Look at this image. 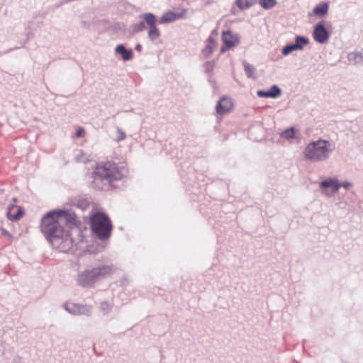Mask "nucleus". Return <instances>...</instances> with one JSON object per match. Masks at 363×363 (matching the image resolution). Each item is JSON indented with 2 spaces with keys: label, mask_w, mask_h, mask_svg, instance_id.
I'll list each match as a JSON object with an SVG mask.
<instances>
[{
  "label": "nucleus",
  "mask_w": 363,
  "mask_h": 363,
  "mask_svg": "<svg viewBox=\"0 0 363 363\" xmlns=\"http://www.w3.org/2000/svg\"><path fill=\"white\" fill-rule=\"evenodd\" d=\"M233 106V104L230 98L223 97L216 106V112L220 115L225 114L232 110Z\"/></svg>",
  "instance_id": "10"
},
{
  "label": "nucleus",
  "mask_w": 363,
  "mask_h": 363,
  "mask_svg": "<svg viewBox=\"0 0 363 363\" xmlns=\"http://www.w3.org/2000/svg\"><path fill=\"white\" fill-rule=\"evenodd\" d=\"M341 187L340 184L338 183V181L337 179H335L334 182H333V184L332 185V189H333V193H331L333 195L336 193L339 189Z\"/></svg>",
  "instance_id": "31"
},
{
  "label": "nucleus",
  "mask_w": 363,
  "mask_h": 363,
  "mask_svg": "<svg viewBox=\"0 0 363 363\" xmlns=\"http://www.w3.org/2000/svg\"><path fill=\"white\" fill-rule=\"evenodd\" d=\"M328 9V6L327 4H319L315 6L313 9V13L315 15H325L326 14Z\"/></svg>",
  "instance_id": "21"
},
{
  "label": "nucleus",
  "mask_w": 363,
  "mask_h": 363,
  "mask_svg": "<svg viewBox=\"0 0 363 363\" xmlns=\"http://www.w3.org/2000/svg\"><path fill=\"white\" fill-rule=\"evenodd\" d=\"M112 304L107 301H104L100 305V310L104 315L108 314L112 310Z\"/></svg>",
  "instance_id": "25"
},
{
  "label": "nucleus",
  "mask_w": 363,
  "mask_h": 363,
  "mask_svg": "<svg viewBox=\"0 0 363 363\" xmlns=\"http://www.w3.org/2000/svg\"><path fill=\"white\" fill-rule=\"evenodd\" d=\"M135 49L138 52H141L142 50V45L140 44H137L135 47Z\"/></svg>",
  "instance_id": "34"
},
{
  "label": "nucleus",
  "mask_w": 363,
  "mask_h": 363,
  "mask_svg": "<svg viewBox=\"0 0 363 363\" xmlns=\"http://www.w3.org/2000/svg\"><path fill=\"white\" fill-rule=\"evenodd\" d=\"M90 222L93 233L100 240H105L110 237L111 223L106 216L101 213H96L91 216Z\"/></svg>",
  "instance_id": "4"
},
{
  "label": "nucleus",
  "mask_w": 363,
  "mask_h": 363,
  "mask_svg": "<svg viewBox=\"0 0 363 363\" xmlns=\"http://www.w3.org/2000/svg\"><path fill=\"white\" fill-rule=\"evenodd\" d=\"M75 160L77 162H86L87 158L86 157L85 154L82 151L79 150L77 152V154L75 155Z\"/></svg>",
  "instance_id": "28"
},
{
  "label": "nucleus",
  "mask_w": 363,
  "mask_h": 363,
  "mask_svg": "<svg viewBox=\"0 0 363 363\" xmlns=\"http://www.w3.org/2000/svg\"><path fill=\"white\" fill-rule=\"evenodd\" d=\"M121 176L115 164L109 162L99 164L96 167L93 174L94 183L99 187L100 183L110 184L114 180L119 179Z\"/></svg>",
  "instance_id": "3"
},
{
  "label": "nucleus",
  "mask_w": 363,
  "mask_h": 363,
  "mask_svg": "<svg viewBox=\"0 0 363 363\" xmlns=\"http://www.w3.org/2000/svg\"><path fill=\"white\" fill-rule=\"evenodd\" d=\"M215 48H216V45H215L214 42L213 41L211 38H209L208 44L203 50L202 52L204 56L208 57L213 52V51Z\"/></svg>",
  "instance_id": "19"
},
{
  "label": "nucleus",
  "mask_w": 363,
  "mask_h": 363,
  "mask_svg": "<svg viewBox=\"0 0 363 363\" xmlns=\"http://www.w3.org/2000/svg\"><path fill=\"white\" fill-rule=\"evenodd\" d=\"M260 6L264 9H270L277 4V0H259Z\"/></svg>",
  "instance_id": "22"
},
{
  "label": "nucleus",
  "mask_w": 363,
  "mask_h": 363,
  "mask_svg": "<svg viewBox=\"0 0 363 363\" xmlns=\"http://www.w3.org/2000/svg\"><path fill=\"white\" fill-rule=\"evenodd\" d=\"M77 223L76 215L72 211L60 210L49 212L42 219L41 231L53 247L67 252L72 249L73 240L62 225L66 224L71 228Z\"/></svg>",
  "instance_id": "1"
},
{
  "label": "nucleus",
  "mask_w": 363,
  "mask_h": 363,
  "mask_svg": "<svg viewBox=\"0 0 363 363\" xmlns=\"http://www.w3.org/2000/svg\"><path fill=\"white\" fill-rule=\"evenodd\" d=\"M281 94V91L280 88L277 85H273L270 87L269 90L268 91H264V90H259L257 92V94L259 97H265V98H277L279 97Z\"/></svg>",
  "instance_id": "11"
},
{
  "label": "nucleus",
  "mask_w": 363,
  "mask_h": 363,
  "mask_svg": "<svg viewBox=\"0 0 363 363\" xmlns=\"http://www.w3.org/2000/svg\"><path fill=\"white\" fill-rule=\"evenodd\" d=\"M78 303H65L62 305V308L69 313L77 315Z\"/></svg>",
  "instance_id": "18"
},
{
  "label": "nucleus",
  "mask_w": 363,
  "mask_h": 363,
  "mask_svg": "<svg viewBox=\"0 0 363 363\" xmlns=\"http://www.w3.org/2000/svg\"><path fill=\"white\" fill-rule=\"evenodd\" d=\"M335 178H329L327 180L322 181L319 184L320 189L323 191V193L326 196H332L333 194L329 193L327 190H325L327 188H331L332 185L333 184V182L335 181Z\"/></svg>",
  "instance_id": "15"
},
{
  "label": "nucleus",
  "mask_w": 363,
  "mask_h": 363,
  "mask_svg": "<svg viewBox=\"0 0 363 363\" xmlns=\"http://www.w3.org/2000/svg\"><path fill=\"white\" fill-rule=\"evenodd\" d=\"M297 46H296L294 44H289V45H287L286 46H284L282 50H281V53L284 55H289L291 52H294V51H296V50H298V48H296Z\"/></svg>",
  "instance_id": "26"
},
{
  "label": "nucleus",
  "mask_w": 363,
  "mask_h": 363,
  "mask_svg": "<svg viewBox=\"0 0 363 363\" xmlns=\"http://www.w3.org/2000/svg\"><path fill=\"white\" fill-rule=\"evenodd\" d=\"M84 135V130L82 128H79L76 132V137L82 138Z\"/></svg>",
  "instance_id": "32"
},
{
  "label": "nucleus",
  "mask_w": 363,
  "mask_h": 363,
  "mask_svg": "<svg viewBox=\"0 0 363 363\" xmlns=\"http://www.w3.org/2000/svg\"><path fill=\"white\" fill-rule=\"evenodd\" d=\"M116 134H117V137L116 138V141H121V140H123L125 139V132L121 128H117L116 129Z\"/></svg>",
  "instance_id": "29"
},
{
  "label": "nucleus",
  "mask_w": 363,
  "mask_h": 363,
  "mask_svg": "<svg viewBox=\"0 0 363 363\" xmlns=\"http://www.w3.org/2000/svg\"><path fill=\"white\" fill-rule=\"evenodd\" d=\"M147 24L144 20L141 22L135 23L132 26V30L134 33H139L146 29Z\"/></svg>",
  "instance_id": "23"
},
{
  "label": "nucleus",
  "mask_w": 363,
  "mask_h": 363,
  "mask_svg": "<svg viewBox=\"0 0 363 363\" xmlns=\"http://www.w3.org/2000/svg\"><path fill=\"white\" fill-rule=\"evenodd\" d=\"M313 36L315 41L318 43L323 44L328 41L330 38V33L326 29L323 21L318 22L315 26Z\"/></svg>",
  "instance_id": "7"
},
{
  "label": "nucleus",
  "mask_w": 363,
  "mask_h": 363,
  "mask_svg": "<svg viewBox=\"0 0 363 363\" xmlns=\"http://www.w3.org/2000/svg\"><path fill=\"white\" fill-rule=\"evenodd\" d=\"M186 13L187 10L186 9H181L178 12L167 11L160 18L159 23L160 24H166L174 22L184 18Z\"/></svg>",
  "instance_id": "9"
},
{
  "label": "nucleus",
  "mask_w": 363,
  "mask_h": 363,
  "mask_svg": "<svg viewBox=\"0 0 363 363\" xmlns=\"http://www.w3.org/2000/svg\"><path fill=\"white\" fill-rule=\"evenodd\" d=\"M347 57L350 63L363 65V52H350Z\"/></svg>",
  "instance_id": "14"
},
{
  "label": "nucleus",
  "mask_w": 363,
  "mask_h": 363,
  "mask_svg": "<svg viewBox=\"0 0 363 363\" xmlns=\"http://www.w3.org/2000/svg\"><path fill=\"white\" fill-rule=\"evenodd\" d=\"M298 50H301L303 47L308 44V39L304 36L297 35L295 38V43H294Z\"/></svg>",
  "instance_id": "17"
},
{
  "label": "nucleus",
  "mask_w": 363,
  "mask_h": 363,
  "mask_svg": "<svg viewBox=\"0 0 363 363\" xmlns=\"http://www.w3.org/2000/svg\"><path fill=\"white\" fill-rule=\"evenodd\" d=\"M243 65L245 68V72L247 77H252L255 70V67L246 62L243 63Z\"/></svg>",
  "instance_id": "27"
},
{
  "label": "nucleus",
  "mask_w": 363,
  "mask_h": 363,
  "mask_svg": "<svg viewBox=\"0 0 363 363\" xmlns=\"http://www.w3.org/2000/svg\"><path fill=\"white\" fill-rule=\"evenodd\" d=\"M222 40L224 46L221 48V52H224L225 50L237 46L240 43V37L238 34H233L230 31H223L222 35Z\"/></svg>",
  "instance_id": "8"
},
{
  "label": "nucleus",
  "mask_w": 363,
  "mask_h": 363,
  "mask_svg": "<svg viewBox=\"0 0 363 363\" xmlns=\"http://www.w3.org/2000/svg\"><path fill=\"white\" fill-rule=\"evenodd\" d=\"M93 313L92 307L89 305L78 304L77 315H85L89 317Z\"/></svg>",
  "instance_id": "16"
},
{
  "label": "nucleus",
  "mask_w": 363,
  "mask_h": 363,
  "mask_svg": "<svg viewBox=\"0 0 363 363\" xmlns=\"http://www.w3.org/2000/svg\"><path fill=\"white\" fill-rule=\"evenodd\" d=\"M141 20H144L149 27L147 37L151 42H155L160 37V31L157 27V17L152 13H144L139 16Z\"/></svg>",
  "instance_id": "6"
},
{
  "label": "nucleus",
  "mask_w": 363,
  "mask_h": 363,
  "mask_svg": "<svg viewBox=\"0 0 363 363\" xmlns=\"http://www.w3.org/2000/svg\"><path fill=\"white\" fill-rule=\"evenodd\" d=\"M237 6L242 10L247 9L255 4L252 0H236Z\"/></svg>",
  "instance_id": "20"
},
{
  "label": "nucleus",
  "mask_w": 363,
  "mask_h": 363,
  "mask_svg": "<svg viewBox=\"0 0 363 363\" xmlns=\"http://www.w3.org/2000/svg\"><path fill=\"white\" fill-rule=\"evenodd\" d=\"M333 150L334 147L329 140L318 139L306 145L303 155L312 162H324L329 159Z\"/></svg>",
  "instance_id": "2"
},
{
  "label": "nucleus",
  "mask_w": 363,
  "mask_h": 363,
  "mask_svg": "<svg viewBox=\"0 0 363 363\" xmlns=\"http://www.w3.org/2000/svg\"><path fill=\"white\" fill-rule=\"evenodd\" d=\"M115 52L116 53L121 55V58L123 61L131 60L133 57V51L131 50L126 49L122 44L116 47Z\"/></svg>",
  "instance_id": "12"
},
{
  "label": "nucleus",
  "mask_w": 363,
  "mask_h": 363,
  "mask_svg": "<svg viewBox=\"0 0 363 363\" xmlns=\"http://www.w3.org/2000/svg\"><path fill=\"white\" fill-rule=\"evenodd\" d=\"M204 67H205L206 72L211 73L214 68V62H206Z\"/></svg>",
  "instance_id": "30"
},
{
  "label": "nucleus",
  "mask_w": 363,
  "mask_h": 363,
  "mask_svg": "<svg viewBox=\"0 0 363 363\" xmlns=\"http://www.w3.org/2000/svg\"><path fill=\"white\" fill-rule=\"evenodd\" d=\"M340 186L345 189H349L352 186V183L349 182H344L340 184Z\"/></svg>",
  "instance_id": "33"
},
{
  "label": "nucleus",
  "mask_w": 363,
  "mask_h": 363,
  "mask_svg": "<svg viewBox=\"0 0 363 363\" xmlns=\"http://www.w3.org/2000/svg\"><path fill=\"white\" fill-rule=\"evenodd\" d=\"M112 269L110 267L104 266L99 268H95L92 270H86L79 274L77 281L82 286L89 287L100 279L108 274H110Z\"/></svg>",
  "instance_id": "5"
},
{
  "label": "nucleus",
  "mask_w": 363,
  "mask_h": 363,
  "mask_svg": "<svg viewBox=\"0 0 363 363\" xmlns=\"http://www.w3.org/2000/svg\"><path fill=\"white\" fill-rule=\"evenodd\" d=\"M23 210L16 206H9L7 211V217L11 220H18L23 215Z\"/></svg>",
  "instance_id": "13"
},
{
  "label": "nucleus",
  "mask_w": 363,
  "mask_h": 363,
  "mask_svg": "<svg viewBox=\"0 0 363 363\" xmlns=\"http://www.w3.org/2000/svg\"><path fill=\"white\" fill-rule=\"evenodd\" d=\"M295 135V128L291 127L288 129L284 130L281 136L285 139L289 140L294 138Z\"/></svg>",
  "instance_id": "24"
}]
</instances>
